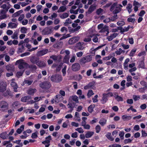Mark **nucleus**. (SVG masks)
Wrapping results in <instances>:
<instances>
[{"mask_svg": "<svg viewBox=\"0 0 147 147\" xmlns=\"http://www.w3.org/2000/svg\"><path fill=\"white\" fill-rule=\"evenodd\" d=\"M92 59V55H88L81 58L79 60V62L81 65H83L86 63L91 61Z\"/></svg>", "mask_w": 147, "mask_h": 147, "instance_id": "nucleus-1", "label": "nucleus"}, {"mask_svg": "<svg viewBox=\"0 0 147 147\" xmlns=\"http://www.w3.org/2000/svg\"><path fill=\"white\" fill-rule=\"evenodd\" d=\"M39 86L42 89L46 90L49 89L51 86V83L49 81H45L39 84Z\"/></svg>", "mask_w": 147, "mask_h": 147, "instance_id": "nucleus-2", "label": "nucleus"}, {"mask_svg": "<svg viewBox=\"0 0 147 147\" xmlns=\"http://www.w3.org/2000/svg\"><path fill=\"white\" fill-rule=\"evenodd\" d=\"M63 79L61 76L56 74L53 75L50 78L51 80L53 82L58 83L61 81Z\"/></svg>", "mask_w": 147, "mask_h": 147, "instance_id": "nucleus-3", "label": "nucleus"}, {"mask_svg": "<svg viewBox=\"0 0 147 147\" xmlns=\"http://www.w3.org/2000/svg\"><path fill=\"white\" fill-rule=\"evenodd\" d=\"M8 104L5 101H0V107L2 111H5L8 109Z\"/></svg>", "mask_w": 147, "mask_h": 147, "instance_id": "nucleus-4", "label": "nucleus"}, {"mask_svg": "<svg viewBox=\"0 0 147 147\" xmlns=\"http://www.w3.org/2000/svg\"><path fill=\"white\" fill-rule=\"evenodd\" d=\"M53 27L50 26L46 27L42 31V33L43 35H48L51 34L53 32Z\"/></svg>", "mask_w": 147, "mask_h": 147, "instance_id": "nucleus-5", "label": "nucleus"}, {"mask_svg": "<svg viewBox=\"0 0 147 147\" xmlns=\"http://www.w3.org/2000/svg\"><path fill=\"white\" fill-rule=\"evenodd\" d=\"M16 63L19 64L18 67L20 69L24 68L28 65L26 63L22 62L20 60L17 61Z\"/></svg>", "mask_w": 147, "mask_h": 147, "instance_id": "nucleus-6", "label": "nucleus"}, {"mask_svg": "<svg viewBox=\"0 0 147 147\" xmlns=\"http://www.w3.org/2000/svg\"><path fill=\"white\" fill-rule=\"evenodd\" d=\"M80 68V66L78 63L73 64L71 66L72 70L74 71H77L79 70Z\"/></svg>", "mask_w": 147, "mask_h": 147, "instance_id": "nucleus-7", "label": "nucleus"}, {"mask_svg": "<svg viewBox=\"0 0 147 147\" xmlns=\"http://www.w3.org/2000/svg\"><path fill=\"white\" fill-rule=\"evenodd\" d=\"M50 58L52 59L54 61H57L58 62H60L62 59V56L59 55L58 56L52 55L50 57Z\"/></svg>", "mask_w": 147, "mask_h": 147, "instance_id": "nucleus-8", "label": "nucleus"}, {"mask_svg": "<svg viewBox=\"0 0 147 147\" xmlns=\"http://www.w3.org/2000/svg\"><path fill=\"white\" fill-rule=\"evenodd\" d=\"M39 60V58L38 57L33 56L30 59V62L34 64H37Z\"/></svg>", "mask_w": 147, "mask_h": 147, "instance_id": "nucleus-9", "label": "nucleus"}, {"mask_svg": "<svg viewBox=\"0 0 147 147\" xmlns=\"http://www.w3.org/2000/svg\"><path fill=\"white\" fill-rule=\"evenodd\" d=\"M48 51L47 49L41 50L38 52L37 55L38 56H41L47 54Z\"/></svg>", "mask_w": 147, "mask_h": 147, "instance_id": "nucleus-10", "label": "nucleus"}, {"mask_svg": "<svg viewBox=\"0 0 147 147\" xmlns=\"http://www.w3.org/2000/svg\"><path fill=\"white\" fill-rule=\"evenodd\" d=\"M96 6L94 4L91 5L89 7L88 13L90 14L91 13L96 9Z\"/></svg>", "mask_w": 147, "mask_h": 147, "instance_id": "nucleus-11", "label": "nucleus"}, {"mask_svg": "<svg viewBox=\"0 0 147 147\" xmlns=\"http://www.w3.org/2000/svg\"><path fill=\"white\" fill-rule=\"evenodd\" d=\"M7 85L3 83H0V92H3L5 91L6 89Z\"/></svg>", "mask_w": 147, "mask_h": 147, "instance_id": "nucleus-12", "label": "nucleus"}, {"mask_svg": "<svg viewBox=\"0 0 147 147\" xmlns=\"http://www.w3.org/2000/svg\"><path fill=\"white\" fill-rule=\"evenodd\" d=\"M31 98V96H25L22 97L21 99V101L23 102H27Z\"/></svg>", "mask_w": 147, "mask_h": 147, "instance_id": "nucleus-13", "label": "nucleus"}, {"mask_svg": "<svg viewBox=\"0 0 147 147\" xmlns=\"http://www.w3.org/2000/svg\"><path fill=\"white\" fill-rule=\"evenodd\" d=\"M118 35V34L117 33H114L111 34L110 36H107V39H108L109 41H111L114 38L116 37Z\"/></svg>", "mask_w": 147, "mask_h": 147, "instance_id": "nucleus-14", "label": "nucleus"}, {"mask_svg": "<svg viewBox=\"0 0 147 147\" xmlns=\"http://www.w3.org/2000/svg\"><path fill=\"white\" fill-rule=\"evenodd\" d=\"M36 65L39 67H45L46 65V64L45 62L41 61L39 60Z\"/></svg>", "mask_w": 147, "mask_h": 147, "instance_id": "nucleus-15", "label": "nucleus"}, {"mask_svg": "<svg viewBox=\"0 0 147 147\" xmlns=\"http://www.w3.org/2000/svg\"><path fill=\"white\" fill-rule=\"evenodd\" d=\"M78 41L76 38L73 37L70 38L68 41L69 45H73Z\"/></svg>", "mask_w": 147, "mask_h": 147, "instance_id": "nucleus-16", "label": "nucleus"}, {"mask_svg": "<svg viewBox=\"0 0 147 147\" xmlns=\"http://www.w3.org/2000/svg\"><path fill=\"white\" fill-rule=\"evenodd\" d=\"M121 10V8L119 6H117L116 7L115 9L112 12L113 14H115L120 12Z\"/></svg>", "mask_w": 147, "mask_h": 147, "instance_id": "nucleus-17", "label": "nucleus"}, {"mask_svg": "<svg viewBox=\"0 0 147 147\" xmlns=\"http://www.w3.org/2000/svg\"><path fill=\"white\" fill-rule=\"evenodd\" d=\"M8 137L7 133L6 131L3 132L0 134V137L3 140L6 139Z\"/></svg>", "mask_w": 147, "mask_h": 147, "instance_id": "nucleus-18", "label": "nucleus"}, {"mask_svg": "<svg viewBox=\"0 0 147 147\" xmlns=\"http://www.w3.org/2000/svg\"><path fill=\"white\" fill-rule=\"evenodd\" d=\"M36 91V90L35 88H29L28 91V93L30 95H33L34 93Z\"/></svg>", "mask_w": 147, "mask_h": 147, "instance_id": "nucleus-19", "label": "nucleus"}, {"mask_svg": "<svg viewBox=\"0 0 147 147\" xmlns=\"http://www.w3.org/2000/svg\"><path fill=\"white\" fill-rule=\"evenodd\" d=\"M94 132L93 131H88L86 134L85 136L87 138H90L93 135Z\"/></svg>", "mask_w": 147, "mask_h": 147, "instance_id": "nucleus-20", "label": "nucleus"}, {"mask_svg": "<svg viewBox=\"0 0 147 147\" xmlns=\"http://www.w3.org/2000/svg\"><path fill=\"white\" fill-rule=\"evenodd\" d=\"M107 120L104 118H101L99 121V123L102 126H104L106 123Z\"/></svg>", "mask_w": 147, "mask_h": 147, "instance_id": "nucleus-21", "label": "nucleus"}, {"mask_svg": "<svg viewBox=\"0 0 147 147\" xmlns=\"http://www.w3.org/2000/svg\"><path fill=\"white\" fill-rule=\"evenodd\" d=\"M8 26L11 28H16L17 27L18 24L11 22H9L8 24Z\"/></svg>", "mask_w": 147, "mask_h": 147, "instance_id": "nucleus-22", "label": "nucleus"}, {"mask_svg": "<svg viewBox=\"0 0 147 147\" xmlns=\"http://www.w3.org/2000/svg\"><path fill=\"white\" fill-rule=\"evenodd\" d=\"M68 108L70 109L67 112L68 113H71L74 108V107L73 106L72 104L71 103H69L67 105Z\"/></svg>", "mask_w": 147, "mask_h": 147, "instance_id": "nucleus-23", "label": "nucleus"}, {"mask_svg": "<svg viewBox=\"0 0 147 147\" xmlns=\"http://www.w3.org/2000/svg\"><path fill=\"white\" fill-rule=\"evenodd\" d=\"M108 96L107 94H103V97H102V100L103 102H102V104L105 103L107 100V98Z\"/></svg>", "mask_w": 147, "mask_h": 147, "instance_id": "nucleus-24", "label": "nucleus"}, {"mask_svg": "<svg viewBox=\"0 0 147 147\" xmlns=\"http://www.w3.org/2000/svg\"><path fill=\"white\" fill-rule=\"evenodd\" d=\"M70 57L69 56L65 55L63 59V62L64 63L68 64L69 63V60Z\"/></svg>", "mask_w": 147, "mask_h": 147, "instance_id": "nucleus-25", "label": "nucleus"}, {"mask_svg": "<svg viewBox=\"0 0 147 147\" xmlns=\"http://www.w3.org/2000/svg\"><path fill=\"white\" fill-rule=\"evenodd\" d=\"M66 7L64 6H62L60 7L57 10L58 12H63L66 10Z\"/></svg>", "mask_w": 147, "mask_h": 147, "instance_id": "nucleus-26", "label": "nucleus"}, {"mask_svg": "<svg viewBox=\"0 0 147 147\" xmlns=\"http://www.w3.org/2000/svg\"><path fill=\"white\" fill-rule=\"evenodd\" d=\"M122 118L125 121L129 120L131 119V117L130 116H127L126 115H124L122 116Z\"/></svg>", "mask_w": 147, "mask_h": 147, "instance_id": "nucleus-27", "label": "nucleus"}, {"mask_svg": "<svg viewBox=\"0 0 147 147\" xmlns=\"http://www.w3.org/2000/svg\"><path fill=\"white\" fill-rule=\"evenodd\" d=\"M24 129V125H22L21 126L20 128H18L16 132L18 134H20L22 131Z\"/></svg>", "mask_w": 147, "mask_h": 147, "instance_id": "nucleus-28", "label": "nucleus"}, {"mask_svg": "<svg viewBox=\"0 0 147 147\" xmlns=\"http://www.w3.org/2000/svg\"><path fill=\"white\" fill-rule=\"evenodd\" d=\"M95 107L94 105H90L89 106L88 108V111L90 113H92L93 111V109Z\"/></svg>", "mask_w": 147, "mask_h": 147, "instance_id": "nucleus-29", "label": "nucleus"}, {"mask_svg": "<svg viewBox=\"0 0 147 147\" xmlns=\"http://www.w3.org/2000/svg\"><path fill=\"white\" fill-rule=\"evenodd\" d=\"M138 67L139 68H141L143 69L145 68L144 61L142 60L139 62Z\"/></svg>", "mask_w": 147, "mask_h": 147, "instance_id": "nucleus-30", "label": "nucleus"}, {"mask_svg": "<svg viewBox=\"0 0 147 147\" xmlns=\"http://www.w3.org/2000/svg\"><path fill=\"white\" fill-rule=\"evenodd\" d=\"M111 5L110 9V11H112L115 8H116V7H117L118 4L117 2H115Z\"/></svg>", "mask_w": 147, "mask_h": 147, "instance_id": "nucleus-31", "label": "nucleus"}, {"mask_svg": "<svg viewBox=\"0 0 147 147\" xmlns=\"http://www.w3.org/2000/svg\"><path fill=\"white\" fill-rule=\"evenodd\" d=\"M105 136L109 140L111 141L114 140V138L111 136V134L110 133L108 132L107 134Z\"/></svg>", "mask_w": 147, "mask_h": 147, "instance_id": "nucleus-32", "label": "nucleus"}, {"mask_svg": "<svg viewBox=\"0 0 147 147\" xmlns=\"http://www.w3.org/2000/svg\"><path fill=\"white\" fill-rule=\"evenodd\" d=\"M140 84L143 86L144 88L147 89V82L144 80H142L140 82Z\"/></svg>", "mask_w": 147, "mask_h": 147, "instance_id": "nucleus-33", "label": "nucleus"}, {"mask_svg": "<svg viewBox=\"0 0 147 147\" xmlns=\"http://www.w3.org/2000/svg\"><path fill=\"white\" fill-rule=\"evenodd\" d=\"M114 97L118 101H123V98L118 95H116L114 96Z\"/></svg>", "mask_w": 147, "mask_h": 147, "instance_id": "nucleus-34", "label": "nucleus"}, {"mask_svg": "<svg viewBox=\"0 0 147 147\" xmlns=\"http://www.w3.org/2000/svg\"><path fill=\"white\" fill-rule=\"evenodd\" d=\"M109 27L108 26L105 25L100 30V32H106L107 31H108Z\"/></svg>", "mask_w": 147, "mask_h": 147, "instance_id": "nucleus-35", "label": "nucleus"}, {"mask_svg": "<svg viewBox=\"0 0 147 147\" xmlns=\"http://www.w3.org/2000/svg\"><path fill=\"white\" fill-rule=\"evenodd\" d=\"M115 56V54L114 53H113V55L112 56L111 54H109L108 56L106 57H105L103 58V60H110L111 57H112L113 56Z\"/></svg>", "mask_w": 147, "mask_h": 147, "instance_id": "nucleus-36", "label": "nucleus"}, {"mask_svg": "<svg viewBox=\"0 0 147 147\" xmlns=\"http://www.w3.org/2000/svg\"><path fill=\"white\" fill-rule=\"evenodd\" d=\"M62 98V96L61 95L57 94L55 96V99L56 100L57 99V100L59 101V100H61Z\"/></svg>", "mask_w": 147, "mask_h": 147, "instance_id": "nucleus-37", "label": "nucleus"}, {"mask_svg": "<svg viewBox=\"0 0 147 147\" xmlns=\"http://www.w3.org/2000/svg\"><path fill=\"white\" fill-rule=\"evenodd\" d=\"M27 30V29L24 27H21L20 29V31L21 32L24 34L26 33Z\"/></svg>", "mask_w": 147, "mask_h": 147, "instance_id": "nucleus-38", "label": "nucleus"}, {"mask_svg": "<svg viewBox=\"0 0 147 147\" xmlns=\"http://www.w3.org/2000/svg\"><path fill=\"white\" fill-rule=\"evenodd\" d=\"M94 94V93L92 90H89L87 94V95L88 97H90L92 95Z\"/></svg>", "mask_w": 147, "mask_h": 147, "instance_id": "nucleus-39", "label": "nucleus"}, {"mask_svg": "<svg viewBox=\"0 0 147 147\" xmlns=\"http://www.w3.org/2000/svg\"><path fill=\"white\" fill-rule=\"evenodd\" d=\"M69 16V14L68 13H63L62 15L60 16V17L61 19H64L67 18Z\"/></svg>", "mask_w": 147, "mask_h": 147, "instance_id": "nucleus-40", "label": "nucleus"}, {"mask_svg": "<svg viewBox=\"0 0 147 147\" xmlns=\"http://www.w3.org/2000/svg\"><path fill=\"white\" fill-rule=\"evenodd\" d=\"M95 82L93 81L91 82H90L88 84L89 86L91 88V89H93V88L95 87Z\"/></svg>", "mask_w": 147, "mask_h": 147, "instance_id": "nucleus-41", "label": "nucleus"}, {"mask_svg": "<svg viewBox=\"0 0 147 147\" xmlns=\"http://www.w3.org/2000/svg\"><path fill=\"white\" fill-rule=\"evenodd\" d=\"M136 49H133L132 50H131L130 53H129V56H130L133 57V56L135 53L136 52Z\"/></svg>", "mask_w": 147, "mask_h": 147, "instance_id": "nucleus-42", "label": "nucleus"}, {"mask_svg": "<svg viewBox=\"0 0 147 147\" xmlns=\"http://www.w3.org/2000/svg\"><path fill=\"white\" fill-rule=\"evenodd\" d=\"M124 52V51H123L121 48H120L119 49V51H115V53L117 55H120L121 54V53L123 52Z\"/></svg>", "mask_w": 147, "mask_h": 147, "instance_id": "nucleus-43", "label": "nucleus"}, {"mask_svg": "<svg viewBox=\"0 0 147 147\" xmlns=\"http://www.w3.org/2000/svg\"><path fill=\"white\" fill-rule=\"evenodd\" d=\"M18 33L16 32H15L14 33L13 35L11 36V37L13 39H17L18 38Z\"/></svg>", "mask_w": 147, "mask_h": 147, "instance_id": "nucleus-44", "label": "nucleus"}, {"mask_svg": "<svg viewBox=\"0 0 147 147\" xmlns=\"http://www.w3.org/2000/svg\"><path fill=\"white\" fill-rule=\"evenodd\" d=\"M136 20L135 18H129L127 19V21L129 22H131L133 23Z\"/></svg>", "mask_w": 147, "mask_h": 147, "instance_id": "nucleus-45", "label": "nucleus"}, {"mask_svg": "<svg viewBox=\"0 0 147 147\" xmlns=\"http://www.w3.org/2000/svg\"><path fill=\"white\" fill-rule=\"evenodd\" d=\"M71 20L69 18H67L66 20V22L64 23V25L65 26H67V24H71Z\"/></svg>", "mask_w": 147, "mask_h": 147, "instance_id": "nucleus-46", "label": "nucleus"}, {"mask_svg": "<svg viewBox=\"0 0 147 147\" xmlns=\"http://www.w3.org/2000/svg\"><path fill=\"white\" fill-rule=\"evenodd\" d=\"M95 129L96 132V133H98L101 130V127L99 125H97Z\"/></svg>", "mask_w": 147, "mask_h": 147, "instance_id": "nucleus-47", "label": "nucleus"}, {"mask_svg": "<svg viewBox=\"0 0 147 147\" xmlns=\"http://www.w3.org/2000/svg\"><path fill=\"white\" fill-rule=\"evenodd\" d=\"M24 50V47L22 45L21 47L18 48V51L19 53H22Z\"/></svg>", "mask_w": 147, "mask_h": 147, "instance_id": "nucleus-48", "label": "nucleus"}, {"mask_svg": "<svg viewBox=\"0 0 147 147\" xmlns=\"http://www.w3.org/2000/svg\"><path fill=\"white\" fill-rule=\"evenodd\" d=\"M75 130L78 131L80 133H82L84 131L82 127L78 128L75 129Z\"/></svg>", "mask_w": 147, "mask_h": 147, "instance_id": "nucleus-49", "label": "nucleus"}, {"mask_svg": "<svg viewBox=\"0 0 147 147\" xmlns=\"http://www.w3.org/2000/svg\"><path fill=\"white\" fill-rule=\"evenodd\" d=\"M103 11V9H102L101 8H100L96 10V13L98 15H100L102 12Z\"/></svg>", "mask_w": 147, "mask_h": 147, "instance_id": "nucleus-50", "label": "nucleus"}, {"mask_svg": "<svg viewBox=\"0 0 147 147\" xmlns=\"http://www.w3.org/2000/svg\"><path fill=\"white\" fill-rule=\"evenodd\" d=\"M145 13V11L144 10H141L138 14V16L140 17H142L144 16V14Z\"/></svg>", "mask_w": 147, "mask_h": 147, "instance_id": "nucleus-51", "label": "nucleus"}, {"mask_svg": "<svg viewBox=\"0 0 147 147\" xmlns=\"http://www.w3.org/2000/svg\"><path fill=\"white\" fill-rule=\"evenodd\" d=\"M132 141V140L130 139L129 138L127 139H125L124 141V143L125 144H127V143H131Z\"/></svg>", "mask_w": 147, "mask_h": 147, "instance_id": "nucleus-52", "label": "nucleus"}, {"mask_svg": "<svg viewBox=\"0 0 147 147\" xmlns=\"http://www.w3.org/2000/svg\"><path fill=\"white\" fill-rule=\"evenodd\" d=\"M24 71H18L16 74V76L18 78H19L20 76H22Z\"/></svg>", "mask_w": 147, "mask_h": 147, "instance_id": "nucleus-53", "label": "nucleus"}, {"mask_svg": "<svg viewBox=\"0 0 147 147\" xmlns=\"http://www.w3.org/2000/svg\"><path fill=\"white\" fill-rule=\"evenodd\" d=\"M19 105L18 102L17 101L13 102L12 104V106L13 107L16 108Z\"/></svg>", "mask_w": 147, "mask_h": 147, "instance_id": "nucleus-54", "label": "nucleus"}, {"mask_svg": "<svg viewBox=\"0 0 147 147\" xmlns=\"http://www.w3.org/2000/svg\"><path fill=\"white\" fill-rule=\"evenodd\" d=\"M32 82L33 81L32 80H26L24 81V82L25 84H27L29 85H31Z\"/></svg>", "mask_w": 147, "mask_h": 147, "instance_id": "nucleus-55", "label": "nucleus"}, {"mask_svg": "<svg viewBox=\"0 0 147 147\" xmlns=\"http://www.w3.org/2000/svg\"><path fill=\"white\" fill-rule=\"evenodd\" d=\"M98 97V96L97 95H96L94 97V98H92V100H93V101L94 102H96L98 101L97 97Z\"/></svg>", "mask_w": 147, "mask_h": 147, "instance_id": "nucleus-56", "label": "nucleus"}, {"mask_svg": "<svg viewBox=\"0 0 147 147\" xmlns=\"http://www.w3.org/2000/svg\"><path fill=\"white\" fill-rule=\"evenodd\" d=\"M72 99L75 102H78V98L76 95L73 96Z\"/></svg>", "mask_w": 147, "mask_h": 147, "instance_id": "nucleus-57", "label": "nucleus"}, {"mask_svg": "<svg viewBox=\"0 0 147 147\" xmlns=\"http://www.w3.org/2000/svg\"><path fill=\"white\" fill-rule=\"evenodd\" d=\"M133 98L134 100L135 101L138 100L140 98V96H139L135 95H133Z\"/></svg>", "mask_w": 147, "mask_h": 147, "instance_id": "nucleus-58", "label": "nucleus"}, {"mask_svg": "<svg viewBox=\"0 0 147 147\" xmlns=\"http://www.w3.org/2000/svg\"><path fill=\"white\" fill-rule=\"evenodd\" d=\"M30 53L29 52H25V53H23L21 54L20 55V56L21 57H24V56H28V55H30Z\"/></svg>", "mask_w": 147, "mask_h": 147, "instance_id": "nucleus-59", "label": "nucleus"}, {"mask_svg": "<svg viewBox=\"0 0 147 147\" xmlns=\"http://www.w3.org/2000/svg\"><path fill=\"white\" fill-rule=\"evenodd\" d=\"M20 15L18 11H17L13 14L11 16L12 17L14 18Z\"/></svg>", "mask_w": 147, "mask_h": 147, "instance_id": "nucleus-60", "label": "nucleus"}, {"mask_svg": "<svg viewBox=\"0 0 147 147\" xmlns=\"http://www.w3.org/2000/svg\"><path fill=\"white\" fill-rule=\"evenodd\" d=\"M65 31L66 33L67 32V28L65 27H62L61 29V32H63Z\"/></svg>", "mask_w": 147, "mask_h": 147, "instance_id": "nucleus-61", "label": "nucleus"}, {"mask_svg": "<svg viewBox=\"0 0 147 147\" xmlns=\"http://www.w3.org/2000/svg\"><path fill=\"white\" fill-rule=\"evenodd\" d=\"M140 128L138 125H135L134 127V130L137 131H138L140 129Z\"/></svg>", "mask_w": 147, "mask_h": 147, "instance_id": "nucleus-62", "label": "nucleus"}, {"mask_svg": "<svg viewBox=\"0 0 147 147\" xmlns=\"http://www.w3.org/2000/svg\"><path fill=\"white\" fill-rule=\"evenodd\" d=\"M83 52L82 51H80L77 53L76 55L77 57H80L83 55Z\"/></svg>", "mask_w": 147, "mask_h": 147, "instance_id": "nucleus-63", "label": "nucleus"}, {"mask_svg": "<svg viewBox=\"0 0 147 147\" xmlns=\"http://www.w3.org/2000/svg\"><path fill=\"white\" fill-rule=\"evenodd\" d=\"M24 17V14H22L20 15V17L18 19V20L19 21H22Z\"/></svg>", "mask_w": 147, "mask_h": 147, "instance_id": "nucleus-64", "label": "nucleus"}]
</instances>
